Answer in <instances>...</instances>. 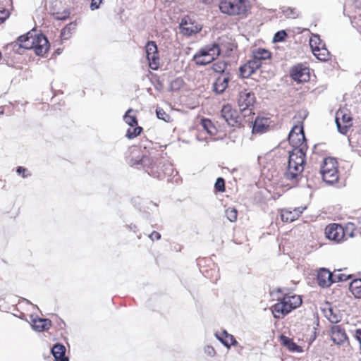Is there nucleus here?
<instances>
[{
	"instance_id": "c85d7f7f",
	"label": "nucleus",
	"mask_w": 361,
	"mask_h": 361,
	"mask_svg": "<svg viewBox=\"0 0 361 361\" xmlns=\"http://www.w3.org/2000/svg\"><path fill=\"white\" fill-rule=\"evenodd\" d=\"M270 56L271 53L269 52V51L265 49L259 48L253 52V57H255L259 61H261L262 60L268 59L270 58Z\"/></svg>"
},
{
	"instance_id": "4c0bfd02",
	"label": "nucleus",
	"mask_w": 361,
	"mask_h": 361,
	"mask_svg": "<svg viewBox=\"0 0 361 361\" xmlns=\"http://www.w3.org/2000/svg\"><path fill=\"white\" fill-rule=\"evenodd\" d=\"M248 65H250L251 68L255 72L257 69L261 67L262 62L253 57L252 60H250L247 63Z\"/></svg>"
},
{
	"instance_id": "0eeeda50",
	"label": "nucleus",
	"mask_w": 361,
	"mask_h": 361,
	"mask_svg": "<svg viewBox=\"0 0 361 361\" xmlns=\"http://www.w3.org/2000/svg\"><path fill=\"white\" fill-rule=\"evenodd\" d=\"M335 121L338 131L343 135H346L352 126V118L347 109H340L336 111Z\"/></svg>"
},
{
	"instance_id": "6e6552de",
	"label": "nucleus",
	"mask_w": 361,
	"mask_h": 361,
	"mask_svg": "<svg viewBox=\"0 0 361 361\" xmlns=\"http://www.w3.org/2000/svg\"><path fill=\"white\" fill-rule=\"evenodd\" d=\"M310 46L314 55L321 61H326L329 53L319 35H314L310 39Z\"/></svg>"
},
{
	"instance_id": "7ed1b4c3",
	"label": "nucleus",
	"mask_w": 361,
	"mask_h": 361,
	"mask_svg": "<svg viewBox=\"0 0 361 361\" xmlns=\"http://www.w3.org/2000/svg\"><path fill=\"white\" fill-rule=\"evenodd\" d=\"M302 304V299L300 295H285L279 302L271 307L273 316L275 318H283L293 310L298 307Z\"/></svg>"
},
{
	"instance_id": "2eb2a0df",
	"label": "nucleus",
	"mask_w": 361,
	"mask_h": 361,
	"mask_svg": "<svg viewBox=\"0 0 361 361\" xmlns=\"http://www.w3.org/2000/svg\"><path fill=\"white\" fill-rule=\"evenodd\" d=\"M221 116L229 126H235L239 123L238 112L229 104L223 106Z\"/></svg>"
},
{
	"instance_id": "c03bdc74",
	"label": "nucleus",
	"mask_w": 361,
	"mask_h": 361,
	"mask_svg": "<svg viewBox=\"0 0 361 361\" xmlns=\"http://www.w3.org/2000/svg\"><path fill=\"white\" fill-rule=\"evenodd\" d=\"M149 238L152 240H154V239L156 240H159L161 238V235L159 233L157 232V231H153L149 235Z\"/></svg>"
},
{
	"instance_id": "f8f14e48",
	"label": "nucleus",
	"mask_w": 361,
	"mask_h": 361,
	"mask_svg": "<svg viewBox=\"0 0 361 361\" xmlns=\"http://www.w3.org/2000/svg\"><path fill=\"white\" fill-rule=\"evenodd\" d=\"M325 235L331 240L340 242L345 238L344 228L340 224H332L326 227Z\"/></svg>"
},
{
	"instance_id": "58836bf2",
	"label": "nucleus",
	"mask_w": 361,
	"mask_h": 361,
	"mask_svg": "<svg viewBox=\"0 0 361 361\" xmlns=\"http://www.w3.org/2000/svg\"><path fill=\"white\" fill-rule=\"evenodd\" d=\"M215 189L219 192H224L225 190V182L222 178H218L215 185Z\"/></svg>"
},
{
	"instance_id": "473e14b6",
	"label": "nucleus",
	"mask_w": 361,
	"mask_h": 361,
	"mask_svg": "<svg viewBox=\"0 0 361 361\" xmlns=\"http://www.w3.org/2000/svg\"><path fill=\"white\" fill-rule=\"evenodd\" d=\"M332 281L333 283L336 282H340V281H346L347 280L350 279L351 278V275H347L345 274L340 273V271L338 272H334L332 273Z\"/></svg>"
},
{
	"instance_id": "f03ea898",
	"label": "nucleus",
	"mask_w": 361,
	"mask_h": 361,
	"mask_svg": "<svg viewBox=\"0 0 361 361\" xmlns=\"http://www.w3.org/2000/svg\"><path fill=\"white\" fill-rule=\"evenodd\" d=\"M19 47L25 49H33L38 56L45 54L49 48V44L47 37L43 35H32L28 33L26 35H21L18 38Z\"/></svg>"
},
{
	"instance_id": "4468645a",
	"label": "nucleus",
	"mask_w": 361,
	"mask_h": 361,
	"mask_svg": "<svg viewBox=\"0 0 361 361\" xmlns=\"http://www.w3.org/2000/svg\"><path fill=\"white\" fill-rule=\"evenodd\" d=\"M305 134L302 126H295L289 133L288 141L295 148L302 147L305 141Z\"/></svg>"
},
{
	"instance_id": "20e7f679",
	"label": "nucleus",
	"mask_w": 361,
	"mask_h": 361,
	"mask_svg": "<svg viewBox=\"0 0 361 361\" xmlns=\"http://www.w3.org/2000/svg\"><path fill=\"white\" fill-rule=\"evenodd\" d=\"M221 54L216 43L207 44L200 48L193 56L192 61L197 66H205L214 61Z\"/></svg>"
},
{
	"instance_id": "37998d69",
	"label": "nucleus",
	"mask_w": 361,
	"mask_h": 361,
	"mask_svg": "<svg viewBox=\"0 0 361 361\" xmlns=\"http://www.w3.org/2000/svg\"><path fill=\"white\" fill-rule=\"evenodd\" d=\"M102 2V0H92L90 4L91 10L94 11L99 8L100 4Z\"/></svg>"
},
{
	"instance_id": "bb28decb",
	"label": "nucleus",
	"mask_w": 361,
	"mask_h": 361,
	"mask_svg": "<svg viewBox=\"0 0 361 361\" xmlns=\"http://www.w3.org/2000/svg\"><path fill=\"white\" fill-rule=\"evenodd\" d=\"M201 126L204 130L207 131L208 134L210 135H214L216 133V128L213 125L212 121L209 119L202 118L201 120Z\"/></svg>"
},
{
	"instance_id": "c9c22d12",
	"label": "nucleus",
	"mask_w": 361,
	"mask_h": 361,
	"mask_svg": "<svg viewBox=\"0 0 361 361\" xmlns=\"http://www.w3.org/2000/svg\"><path fill=\"white\" fill-rule=\"evenodd\" d=\"M226 215L231 222H235L237 219V210L235 208L229 207L226 210Z\"/></svg>"
},
{
	"instance_id": "39448f33",
	"label": "nucleus",
	"mask_w": 361,
	"mask_h": 361,
	"mask_svg": "<svg viewBox=\"0 0 361 361\" xmlns=\"http://www.w3.org/2000/svg\"><path fill=\"white\" fill-rule=\"evenodd\" d=\"M248 0H222L219 4L220 11L229 16H243L250 9Z\"/></svg>"
},
{
	"instance_id": "412c9836",
	"label": "nucleus",
	"mask_w": 361,
	"mask_h": 361,
	"mask_svg": "<svg viewBox=\"0 0 361 361\" xmlns=\"http://www.w3.org/2000/svg\"><path fill=\"white\" fill-rule=\"evenodd\" d=\"M229 80L228 73L219 76L214 83V91L217 94L224 92L228 87Z\"/></svg>"
},
{
	"instance_id": "4be33fe9",
	"label": "nucleus",
	"mask_w": 361,
	"mask_h": 361,
	"mask_svg": "<svg viewBox=\"0 0 361 361\" xmlns=\"http://www.w3.org/2000/svg\"><path fill=\"white\" fill-rule=\"evenodd\" d=\"M65 353L66 348L62 344L57 343L51 348V353L55 361H68V358L65 356Z\"/></svg>"
},
{
	"instance_id": "a211bd4d",
	"label": "nucleus",
	"mask_w": 361,
	"mask_h": 361,
	"mask_svg": "<svg viewBox=\"0 0 361 361\" xmlns=\"http://www.w3.org/2000/svg\"><path fill=\"white\" fill-rule=\"evenodd\" d=\"M332 273L325 268L321 269L317 274V281L322 288L329 287L332 283Z\"/></svg>"
},
{
	"instance_id": "49530a36",
	"label": "nucleus",
	"mask_w": 361,
	"mask_h": 361,
	"mask_svg": "<svg viewBox=\"0 0 361 361\" xmlns=\"http://www.w3.org/2000/svg\"><path fill=\"white\" fill-rule=\"evenodd\" d=\"M290 14L287 13L286 15L290 18H295V12L292 9L290 10Z\"/></svg>"
},
{
	"instance_id": "f704fd0d",
	"label": "nucleus",
	"mask_w": 361,
	"mask_h": 361,
	"mask_svg": "<svg viewBox=\"0 0 361 361\" xmlns=\"http://www.w3.org/2000/svg\"><path fill=\"white\" fill-rule=\"evenodd\" d=\"M326 317L331 323H338L340 321L341 317L337 313H334L332 309H329L326 312Z\"/></svg>"
},
{
	"instance_id": "a878e982",
	"label": "nucleus",
	"mask_w": 361,
	"mask_h": 361,
	"mask_svg": "<svg viewBox=\"0 0 361 361\" xmlns=\"http://www.w3.org/2000/svg\"><path fill=\"white\" fill-rule=\"evenodd\" d=\"M130 164L131 166H138L141 165L143 168L149 167L152 164V159L147 157V156H143L140 159H131L130 160Z\"/></svg>"
},
{
	"instance_id": "79ce46f5",
	"label": "nucleus",
	"mask_w": 361,
	"mask_h": 361,
	"mask_svg": "<svg viewBox=\"0 0 361 361\" xmlns=\"http://www.w3.org/2000/svg\"><path fill=\"white\" fill-rule=\"evenodd\" d=\"M16 172L19 175H21L23 178H26L30 175V173H28L27 170L23 166H18L17 168Z\"/></svg>"
},
{
	"instance_id": "423d86ee",
	"label": "nucleus",
	"mask_w": 361,
	"mask_h": 361,
	"mask_svg": "<svg viewBox=\"0 0 361 361\" xmlns=\"http://www.w3.org/2000/svg\"><path fill=\"white\" fill-rule=\"evenodd\" d=\"M320 173L322 179L328 184L336 183L338 180L337 162L334 158H325L321 167Z\"/></svg>"
},
{
	"instance_id": "f257e3e1",
	"label": "nucleus",
	"mask_w": 361,
	"mask_h": 361,
	"mask_svg": "<svg viewBox=\"0 0 361 361\" xmlns=\"http://www.w3.org/2000/svg\"><path fill=\"white\" fill-rule=\"evenodd\" d=\"M305 154L304 147L295 148L289 154L287 170L284 173L286 179L297 182L304 170Z\"/></svg>"
},
{
	"instance_id": "393cba45",
	"label": "nucleus",
	"mask_w": 361,
	"mask_h": 361,
	"mask_svg": "<svg viewBox=\"0 0 361 361\" xmlns=\"http://www.w3.org/2000/svg\"><path fill=\"white\" fill-rule=\"evenodd\" d=\"M349 289L355 298L361 299V279L353 280L350 284Z\"/></svg>"
},
{
	"instance_id": "de8ad7c7",
	"label": "nucleus",
	"mask_w": 361,
	"mask_h": 361,
	"mask_svg": "<svg viewBox=\"0 0 361 361\" xmlns=\"http://www.w3.org/2000/svg\"><path fill=\"white\" fill-rule=\"evenodd\" d=\"M5 19H6V16L5 17L0 16V23H2Z\"/></svg>"
},
{
	"instance_id": "9d476101",
	"label": "nucleus",
	"mask_w": 361,
	"mask_h": 361,
	"mask_svg": "<svg viewBox=\"0 0 361 361\" xmlns=\"http://www.w3.org/2000/svg\"><path fill=\"white\" fill-rule=\"evenodd\" d=\"M180 32L185 36H190L197 33L202 30V27L190 17H184L180 23Z\"/></svg>"
},
{
	"instance_id": "ddd939ff",
	"label": "nucleus",
	"mask_w": 361,
	"mask_h": 361,
	"mask_svg": "<svg viewBox=\"0 0 361 361\" xmlns=\"http://www.w3.org/2000/svg\"><path fill=\"white\" fill-rule=\"evenodd\" d=\"M255 100V94L252 92L247 91V90L240 91L239 92L238 99L240 110L241 111L249 110L250 108L253 106Z\"/></svg>"
},
{
	"instance_id": "5701e85b",
	"label": "nucleus",
	"mask_w": 361,
	"mask_h": 361,
	"mask_svg": "<svg viewBox=\"0 0 361 361\" xmlns=\"http://www.w3.org/2000/svg\"><path fill=\"white\" fill-rule=\"evenodd\" d=\"M281 344L287 348V349H288L290 352L299 353L302 351V348L300 346L298 345L291 338L286 336L282 335L281 336Z\"/></svg>"
},
{
	"instance_id": "a19ab883",
	"label": "nucleus",
	"mask_w": 361,
	"mask_h": 361,
	"mask_svg": "<svg viewBox=\"0 0 361 361\" xmlns=\"http://www.w3.org/2000/svg\"><path fill=\"white\" fill-rule=\"evenodd\" d=\"M204 353L212 357L215 356L216 350L212 346L207 345L204 348Z\"/></svg>"
},
{
	"instance_id": "72a5a7b5",
	"label": "nucleus",
	"mask_w": 361,
	"mask_h": 361,
	"mask_svg": "<svg viewBox=\"0 0 361 361\" xmlns=\"http://www.w3.org/2000/svg\"><path fill=\"white\" fill-rule=\"evenodd\" d=\"M142 128L140 126H134L133 128H129L127 130L126 137L128 139H133L140 134Z\"/></svg>"
},
{
	"instance_id": "b1692460",
	"label": "nucleus",
	"mask_w": 361,
	"mask_h": 361,
	"mask_svg": "<svg viewBox=\"0 0 361 361\" xmlns=\"http://www.w3.org/2000/svg\"><path fill=\"white\" fill-rule=\"evenodd\" d=\"M51 326V321L48 319H36L32 320V327L37 331L47 330Z\"/></svg>"
},
{
	"instance_id": "dca6fc26",
	"label": "nucleus",
	"mask_w": 361,
	"mask_h": 361,
	"mask_svg": "<svg viewBox=\"0 0 361 361\" xmlns=\"http://www.w3.org/2000/svg\"><path fill=\"white\" fill-rule=\"evenodd\" d=\"M306 209V207H298L293 210L284 209L281 210V217L284 222H292L296 220L300 215Z\"/></svg>"
},
{
	"instance_id": "1a4fd4ad",
	"label": "nucleus",
	"mask_w": 361,
	"mask_h": 361,
	"mask_svg": "<svg viewBox=\"0 0 361 361\" xmlns=\"http://www.w3.org/2000/svg\"><path fill=\"white\" fill-rule=\"evenodd\" d=\"M145 50L149 67L153 70H157L159 66V57L156 43L149 41L145 46Z\"/></svg>"
},
{
	"instance_id": "c756f323",
	"label": "nucleus",
	"mask_w": 361,
	"mask_h": 361,
	"mask_svg": "<svg viewBox=\"0 0 361 361\" xmlns=\"http://www.w3.org/2000/svg\"><path fill=\"white\" fill-rule=\"evenodd\" d=\"M76 25L71 23L66 25L61 32V37L62 39H68L71 37V31L75 28Z\"/></svg>"
},
{
	"instance_id": "2f4dec72",
	"label": "nucleus",
	"mask_w": 361,
	"mask_h": 361,
	"mask_svg": "<svg viewBox=\"0 0 361 361\" xmlns=\"http://www.w3.org/2000/svg\"><path fill=\"white\" fill-rule=\"evenodd\" d=\"M227 63L224 61H219L212 65V70L218 73H225V70L226 68Z\"/></svg>"
},
{
	"instance_id": "e433bc0d",
	"label": "nucleus",
	"mask_w": 361,
	"mask_h": 361,
	"mask_svg": "<svg viewBox=\"0 0 361 361\" xmlns=\"http://www.w3.org/2000/svg\"><path fill=\"white\" fill-rule=\"evenodd\" d=\"M156 114L159 119L163 120L166 122H169L171 121V116L161 108H157Z\"/></svg>"
},
{
	"instance_id": "6ab92c4d",
	"label": "nucleus",
	"mask_w": 361,
	"mask_h": 361,
	"mask_svg": "<svg viewBox=\"0 0 361 361\" xmlns=\"http://www.w3.org/2000/svg\"><path fill=\"white\" fill-rule=\"evenodd\" d=\"M215 336L216 338L226 347L229 348L231 345H235L238 342L233 335L229 334L226 330H222L219 332H216Z\"/></svg>"
},
{
	"instance_id": "cd10ccee",
	"label": "nucleus",
	"mask_w": 361,
	"mask_h": 361,
	"mask_svg": "<svg viewBox=\"0 0 361 361\" xmlns=\"http://www.w3.org/2000/svg\"><path fill=\"white\" fill-rule=\"evenodd\" d=\"M133 111L132 109H129L123 116V120L130 128L137 126L136 116L130 114Z\"/></svg>"
},
{
	"instance_id": "a18cd8bd",
	"label": "nucleus",
	"mask_w": 361,
	"mask_h": 361,
	"mask_svg": "<svg viewBox=\"0 0 361 361\" xmlns=\"http://www.w3.org/2000/svg\"><path fill=\"white\" fill-rule=\"evenodd\" d=\"M356 338L359 342L360 348L361 349V329H357L356 331Z\"/></svg>"
},
{
	"instance_id": "8fccbe9b",
	"label": "nucleus",
	"mask_w": 361,
	"mask_h": 361,
	"mask_svg": "<svg viewBox=\"0 0 361 361\" xmlns=\"http://www.w3.org/2000/svg\"><path fill=\"white\" fill-rule=\"evenodd\" d=\"M359 31L361 32V27L360 28Z\"/></svg>"
},
{
	"instance_id": "aec40b11",
	"label": "nucleus",
	"mask_w": 361,
	"mask_h": 361,
	"mask_svg": "<svg viewBox=\"0 0 361 361\" xmlns=\"http://www.w3.org/2000/svg\"><path fill=\"white\" fill-rule=\"evenodd\" d=\"M270 119L267 118H257L253 123L252 132L263 133L267 132L270 126Z\"/></svg>"
},
{
	"instance_id": "f3484780",
	"label": "nucleus",
	"mask_w": 361,
	"mask_h": 361,
	"mask_svg": "<svg viewBox=\"0 0 361 361\" xmlns=\"http://www.w3.org/2000/svg\"><path fill=\"white\" fill-rule=\"evenodd\" d=\"M331 340L335 344L341 345L344 343L348 338L343 328L340 325H334L331 329Z\"/></svg>"
},
{
	"instance_id": "9b49d317",
	"label": "nucleus",
	"mask_w": 361,
	"mask_h": 361,
	"mask_svg": "<svg viewBox=\"0 0 361 361\" xmlns=\"http://www.w3.org/2000/svg\"><path fill=\"white\" fill-rule=\"evenodd\" d=\"M290 77L298 83L307 82L310 80V69L302 64L294 66L290 70Z\"/></svg>"
},
{
	"instance_id": "09e8293b",
	"label": "nucleus",
	"mask_w": 361,
	"mask_h": 361,
	"mask_svg": "<svg viewBox=\"0 0 361 361\" xmlns=\"http://www.w3.org/2000/svg\"><path fill=\"white\" fill-rule=\"evenodd\" d=\"M359 19H357L355 23V24H357Z\"/></svg>"
},
{
	"instance_id": "ea45409f",
	"label": "nucleus",
	"mask_w": 361,
	"mask_h": 361,
	"mask_svg": "<svg viewBox=\"0 0 361 361\" xmlns=\"http://www.w3.org/2000/svg\"><path fill=\"white\" fill-rule=\"evenodd\" d=\"M286 35H287V34L284 30H281V31L277 32L274 35L273 39L274 42H281L285 39Z\"/></svg>"
},
{
	"instance_id": "7c9ffc66",
	"label": "nucleus",
	"mask_w": 361,
	"mask_h": 361,
	"mask_svg": "<svg viewBox=\"0 0 361 361\" xmlns=\"http://www.w3.org/2000/svg\"><path fill=\"white\" fill-rule=\"evenodd\" d=\"M239 71L240 76L244 78L250 77L255 73L254 71L251 68L250 65H248L247 63L240 67Z\"/></svg>"
}]
</instances>
